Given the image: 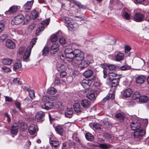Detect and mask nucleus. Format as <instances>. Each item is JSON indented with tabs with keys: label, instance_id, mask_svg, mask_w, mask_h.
Masks as SVG:
<instances>
[{
	"label": "nucleus",
	"instance_id": "obj_22",
	"mask_svg": "<svg viewBox=\"0 0 149 149\" xmlns=\"http://www.w3.org/2000/svg\"><path fill=\"white\" fill-rule=\"evenodd\" d=\"M115 118L118 121L122 123L124 120L125 115L123 113H118L115 115Z\"/></svg>",
	"mask_w": 149,
	"mask_h": 149
},
{
	"label": "nucleus",
	"instance_id": "obj_52",
	"mask_svg": "<svg viewBox=\"0 0 149 149\" xmlns=\"http://www.w3.org/2000/svg\"><path fill=\"white\" fill-rule=\"evenodd\" d=\"M140 95L139 92H136L134 93L133 95V97L134 99H136L137 98H139L140 97Z\"/></svg>",
	"mask_w": 149,
	"mask_h": 149
},
{
	"label": "nucleus",
	"instance_id": "obj_15",
	"mask_svg": "<svg viewBox=\"0 0 149 149\" xmlns=\"http://www.w3.org/2000/svg\"><path fill=\"white\" fill-rule=\"evenodd\" d=\"M59 45L58 43L54 44L52 45L51 48L49 49L50 52L51 54H55L59 49Z\"/></svg>",
	"mask_w": 149,
	"mask_h": 149
},
{
	"label": "nucleus",
	"instance_id": "obj_1",
	"mask_svg": "<svg viewBox=\"0 0 149 149\" xmlns=\"http://www.w3.org/2000/svg\"><path fill=\"white\" fill-rule=\"evenodd\" d=\"M73 51L71 48H66V59L70 62V63L71 64V65L69 64L68 65L67 67L68 68L71 69H73L74 68V67L76 66L77 65L75 64L74 65L71 61L73 59L74 56Z\"/></svg>",
	"mask_w": 149,
	"mask_h": 149
},
{
	"label": "nucleus",
	"instance_id": "obj_24",
	"mask_svg": "<svg viewBox=\"0 0 149 149\" xmlns=\"http://www.w3.org/2000/svg\"><path fill=\"white\" fill-rule=\"evenodd\" d=\"M73 107L74 111L78 114H80L81 113L82 109L79 103H75L73 105Z\"/></svg>",
	"mask_w": 149,
	"mask_h": 149
},
{
	"label": "nucleus",
	"instance_id": "obj_7",
	"mask_svg": "<svg viewBox=\"0 0 149 149\" xmlns=\"http://www.w3.org/2000/svg\"><path fill=\"white\" fill-rule=\"evenodd\" d=\"M130 127L131 130H132L143 129L140 120L137 118L133 119L132 121Z\"/></svg>",
	"mask_w": 149,
	"mask_h": 149
},
{
	"label": "nucleus",
	"instance_id": "obj_17",
	"mask_svg": "<svg viewBox=\"0 0 149 149\" xmlns=\"http://www.w3.org/2000/svg\"><path fill=\"white\" fill-rule=\"evenodd\" d=\"M19 127L17 124L14 123L11 126L10 130V133L13 134H17L18 130Z\"/></svg>",
	"mask_w": 149,
	"mask_h": 149
},
{
	"label": "nucleus",
	"instance_id": "obj_6",
	"mask_svg": "<svg viewBox=\"0 0 149 149\" xmlns=\"http://www.w3.org/2000/svg\"><path fill=\"white\" fill-rule=\"evenodd\" d=\"M133 136L135 140L139 141L142 140L146 134V131L143 129L134 130Z\"/></svg>",
	"mask_w": 149,
	"mask_h": 149
},
{
	"label": "nucleus",
	"instance_id": "obj_37",
	"mask_svg": "<svg viewBox=\"0 0 149 149\" xmlns=\"http://www.w3.org/2000/svg\"><path fill=\"white\" fill-rule=\"evenodd\" d=\"M144 61L143 59L139 58L137 61V65L138 67L141 68L144 65Z\"/></svg>",
	"mask_w": 149,
	"mask_h": 149
},
{
	"label": "nucleus",
	"instance_id": "obj_11",
	"mask_svg": "<svg viewBox=\"0 0 149 149\" xmlns=\"http://www.w3.org/2000/svg\"><path fill=\"white\" fill-rule=\"evenodd\" d=\"M92 81L90 80L83 79L82 82L81 83V84L83 87L86 90L85 92H87L88 91V89L90 88V86L92 84Z\"/></svg>",
	"mask_w": 149,
	"mask_h": 149
},
{
	"label": "nucleus",
	"instance_id": "obj_47",
	"mask_svg": "<svg viewBox=\"0 0 149 149\" xmlns=\"http://www.w3.org/2000/svg\"><path fill=\"white\" fill-rule=\"evenodd\" d=\"M15 104L17 107L20 112H22V109L21 108V103L18 101H16L15 102Z\"/></svg>",
	"mask_w": 149,
	"mask_h": 149
},
{
	"label": "nucleus",
	"instance_id": "obj_16",
	"mask_svg": "<svg viewBox=\"0 0 149 149\" xmlns=\"http://www.w3.org/2000/svg\"><path fill=\"white\" fill-rule=\"evenodd\" d=\"M73 111L72 105L68 107L66 109V117L70 118L72 116Z\"/></svg>",
	"mask_w": 149,
	"mask_h": 149
},
{
	"label": "nucleus",
	"instance_id": "obj_26",
	"mask_svg": "<svg viewBox=\"0 0 149 149\" xmlns=\"http://www.w3.org/2000/svg\"><path fill=\"white\" fill-rule=\"evenodd\" d=\"M114 97L115 95L113 93L112 91H110L109 94L103 99L102 102H104L110 98H111V100H113L114 99Z\"/></svg>",
	"mask_w": 149,
	"mask_h": 149
},
{
	"label": "nucleus",
	"instance_id": "obj_19",
	"mask_svg": "<svg viewBox=\"0 0 149 149\" xmlns=\"http://www.w3.org/2000/svg\"><path fill=\"white\" fill-rule=\"evenodd\" d=\"M54 106V103L52 102H48L42 105V109L48 110L52 108Z\"/></svg>",
	"mask_w": 149,
	"mask_h": 149
},
{
	"label": "nucleus",
	"instance_id": "obj_18",
	"mask_svg": "<svg viewBox=\"0 0 149 149\" xmlns=\"http://www.w3.org/2000/svg\"><path fill=\"white\" fill-rule=\"evenodd\" d=\"M5 44L6 47L10 49H13L15 47V43L10 39L7 40Z\"/></svg>",
	"mask_w": 149,
	"mask_h": 149
},
{
	"label": "nucleus",
	"instance_id": "obj_29",
	"mask_svg": "<svg viewBox=\"0 0 149 149\" xmlns=\"http://www.w3.org/2000/svg\"><path fill=\"white\" fill-rule=\"evenodd\" d=\"M28 130L30 134L31 135L34 134L36 132L35 125L33 124H31L29 127Z\"/></svg>",
	"mask_w": 149,
	"mask_h": 149
},
{
	"label": "nucleus",
	"instance_id": "obj_51",
	"mask_svg": "<svg viewBox=\"0 0 149 149\" xmlns=\"http://www.w3.org/2000/svg\"><path fill=\"white\" fill-rule=\"evenodd\" d=\"M8 35L6 34H4L1 35L0 37V42H2L5 39L8 38Z\"/></svg>",
	"mask_w": 149,
	"mask_h": 149
},
{
	"label": "nucleus",
	"instance_id": "obj_9",
	"mask_svg": "<svg viewBox=\"0 0 149 149\" xmlns=\"http://www.w3.org/2000/svg\"><path fill=\"white\" fill-rule=\"evenodd\" d=\"M24 16L22 14H19L11 20V23L12 25H18L20 24L24 20Z\"/></svg>",
	"mask_w": 149,
	"mask_h": 149
},
{
	"label": "nucleus",
	"instance_id": "obj_59",
	"mask_svg": "<svg viewBox=\"0 0 149 149\" xmlns=\"http://www.w3.org/2000/svg\"><path fill=\"white\" fill-rule=\"evenodd\" d=\"M2 69L5 72H8L11 71V69L6 66H3L2 68Z\"/></svg>",
	"mask_w": 149,
	"mask_h": 149
},
{
	"label": "nucleus",
	"instance_id": "obj_38",
	"mask_svg": "<svg viewBox=\"0 0 149 149\" xmlns=\"http://www.w3.org/2000/svg\"><path fill=\"white\" fill-rule=\"evenodd\" d=\"M56 89L54 87L49 88L47 90V93L48 94L52 95L55 94L56 92Z\"/></svg>",
	"mask_w": 149,
	"mask_h": 149
},
{
	"label": "nucleus",
	"instance_id": "obj_13",
	"mask_svg": "<svg viewBox=\"0 0 149 149\" xmlns=\"http://www.w3.org/2000/svg\"><path fill=\"white\" fill-rule=\"evenodd\" d=\"M145 17L144 15L141 13H137L135 14L133 17V19L138 22L143 21Z\"/></svg>",
	"mask_w": 149,
	"mask_h": 149
},
{
	"label": "nucleus",
	"instance_id": "obj_62",
	"mask_svg": "<svg viewBox=\"0 0 149 149\" xmlns=\"http://www.w3.org/2000/svg\"><path fill=\"white\" fill-rule=\"evenodd\" d=\"M55 35L58 38H61L62 37V32L60 30H59L57 33L55 34Z\"/></svg>",
	"mask_w": 149,
	"mask_h": 149
},
{
	"label": "nucleus",
	"instance_id": "obj_45",
	"mask_svg": "<svg viewBox=\"0 0 149 149\" xmlns=\"http://www.w3.org/2000/svg\"><path fill=\"white\" fill-rule=\"evenodd\" d=\"M85 137L86 139L89 141H91L94 139L93 136L89 133H87L86 134Z\"/></svg>",
	"mask_w": 149,
	"mask_h": 149
},
{
	"label": "nucleus",
	"instance_id": "obj_21",
	"mask_svg": "<svg viewBox=\"0 0 149 149\" xmlns=\"http://www.w3.org/2000/svg\"><path fill=\"white\" fill-rule=\"evenodd\" d=\"M111 87L113 89H116V87L119 85V83L120 81V78H116L111 79Z\"/></svg>",
	"mask_w": 149,
	"mask_h": 149
},
{
	"label": "nucleus",
	"instance_id": "obj_61",
	"mask_svg": "<svg viewBox=\"0 0 149 149\" xmlns=\"http://www.w3.org/2000/svg\"><path fill=\"white\" fill-rule=\"evenodd\" d=\"M130 68V66L127 65H123L120 67V69L123 70H129Z\"/></svg>",
	"mask_w": 149,
	"mask_h": 149
},
{
	"label": "nucleus",
	"instance_id": "obj_43",
	"mask_svg": "<svg viewBox=\"0 0 149 149\" xmlns=\"http://www.w3.org/2000/svg\"><path fill=\"white\" fill-rule=\"evenodd\" d=\"M148 97L146 96H141L139 98V100L140 102H147Z\"/></svg>",
	"mask_w": 149,
	"mask_h": 149
},
{
	"label": "nucleus",
	"instance_id": "obj_34",
	"mask_svg": "<svg viewBox=\"0 0 149 149\" xmlns=\"http://www.w3.org/2000/svg\"><path fill=\"white\" fill-rule=\"evenodd\" d=\"M56 131L59 134L62 135L64 132V130L61 126L58 125L55 127Z\"/></svg>",
	"mask_w": 149,
	"mask_h": 149
},
{
	"label": "nucleus",
	"instance_id": "obj_40",
	"mask_svg": "<svg viewBox=\"0 0 149 149\" xmlns=\"http://www.w3.org/2000/svg\"><path fill=\"white\" fill-rule=\"evenodd\" d=\"M38 16V14L35 9H34L31 13V18L32 19H36Z\"/></svg>",
	"mask_w": 149,
	"mask_h": 149
},
{
	"label": "nucleus",
	"instance_id": "obj_32",
	"mask_svg": "<svg viewBox=\"0 0 149 149\" xmlns=\"http://www.w3.org/2000/svg\"><path fill=\"white\" fill-rule=\"evenodd\" d=\"M57 70L60 72L62 70L65 71V66L63 64L57 63L56 65Z\"/></svg>",
	"mask_w": 149,
	"mask_h": 149
},
{
	"label": "nucleus",
	"instance_id": "obj_49",
	"mask_svg": "<svg viewBox=\"0 0 149 149\" xmlns=\"http://www.w3.org/2000/svg\"><path fill=\"white\" fill-rule=\"evenodd\" d=\"M49 51V49L47 47H45L42 50V55L46 56L48 53Z\"/></svg>",
	"mask_w": 149,
	"mask_h": 149
},
{
	"label": "nucleus",
	"instance_id": "obj_60",
	"mask_svg": "<svg viewBox=\"0 0 149 149\" xmlns=\"http://www.w3.org/2000/svg\"><path fill=\"white\" fill-rule=\"evenodd\" d=\"M49 18H48L42 22H41V24L42 25H48L49 23Z\"/></svg>",
	"mask_w": 149,
	"mask_h": 149
},
{
	"label": "nucleus",
	"instance_id": "obj_20",
	"mask_svg": "<svg viewBox=\"0 0 149 149\" xmlns=\"http://www.w3.org/2000/svg\"><path fill=\"white\" fill-rule=\"evenodd\" d=\"M22 69L21 63L20 61H17L14 65L13 70L15 72H19Z\"/></svg>",
	"mask_w": 149,
	"mask_h": 149
},
{
	"label": "nucleus",
	"instance_id": "obj_14",
	"mask_svg": "<svg viewBox=\"0 0 149 149\" xmlns=\"http://www.w3.org/2000/svg\"><path fill=\"white\" fill-rule=\"evenodd\" d=\"M33 0L28 1L23 6V9L26 12H28L30 10L33 5Z\"/></svg>",
	"mask_w": 149,
	"mask_h": 149
},
{
	"label": "nucleus",
	"instance_id": "obj_4",
	"mask_svg": "<svg viewBox=\"0 0 149 149\" xmlns=\"http://www.w3.org/2000/svg\"><path fill=\"white\" fill-rule=\"evenodd\" d=\"M37 39L35 38L33 39L30 43V46L27 48L26 51L23 56L24 61H28V59L29 57L31 54V49L35 44Z\"/></svg>",
	"mask_w": 149,
	"mask_h": 149
},
{
	"label": "nucleus",
	"instance_id": "obj_3",
	"mask_svg": "<svg viewBox=\"0 0 149 149\" xmlns=\"http://www.w3.org/2000/svg\"><path fill=\"white\" fill-rule=\"evenodd\" d=\"M37 39L35 38L33 39L30 43V46L27 48L26 51L23 56L24 61H28V59L29 57L31 54V49L35 44Z\"/></svg>",
	"mask_w": 149,
	"mask_h": 149
},
{
	"label": "nucleus",
	"instance_id": "obj_42",
	"mask_svg": "<svg viewBox=\"0 0 149 149\" xmlns=\"http://www.w3.org/2000/svg\"><path fill=\"white\" fill-rule=\"evenodd\" d=\"M22 79L19 78H15L13 80V82L15 84L21 85L22 84Z\"/></svg>",
	"mask_w": 149,
	"mask_h": 149
},
{
	"label": "nucleus",
	"instance_id": "obj_57",
	"mask_svg": "<svg viewBox=\"0 0 149 149\" xmlns=\"http://www.w3.org/2000/svg\"><path fill=\"white\" fill-rule=\"evenodd\" d=\"M48 99L51 101H54L58 99L57 96L50 95L48 96Z\"/></svg>",
	"mask_w": 149,
	"mask_h": 149
},
{
	"label": "nucleus",
	"instance_id": "obj_35",
	"mask_svg": "<svg viewBox=\"0 0 149 149\" xmlns=\"http://www.w3.org/2000/svg\"><path fill=\"white\" fill-rule=\"evenodd\" d=\"M89 64V61H83L81 62L78 65L79 67L81 68H84L87 67Z\"/></svg>",
	"mask_w": 149,
	"mask_h": 149
},
{
	"label": "nucleus",
	"instance_id": "obj_54",
	"mask_svg": "<svg viewBox=\"0 0 149 149\" xmlns=\"http://www.w3.org/2000/svg\"><path fill=\"white\" fill-rule=\"evenodd\" d=\"M125 53L127 54L128 55H129L130 51L131 50V48L128 45H126L125 46Z\"/></svg>",
	"mask_w": 149,
	"mask_h": 149
},
{
	"label": "nucleus",
	"instance_id": "obj_12",
	"mask_svg": "<svg viewBox=\"0 0 149 149\" xmlns=\"http://www.w3.org/2000/svg\"><path fill=\"white\" fill-rule=\"evenodd\" d=\"M45 112L42 111H39L36 114L35 119L38 122H42L45 120Z\"/></svg>",
	"mask_w": 149,
	"mask_h": 149
},
{
	"label": "nucleus",
	"instance_id": "obj_31",
	"mask_svg": "<svg viewBox=\"0 0 149 149\" xmlns=\"http://www.w3.org/2000/svg\"><path fill=\"white\" fill-rule=\"evenodd\" d=\"M93 74V72L92 70H88L86 71L83 74L84 76L86 78L91 77Z\"/></svg>",
	"mask_w": 149,
	"mask_h": 149
},
{
	"label": "nucleus",
	"instance_id": "obj_63",
	"mask_svg": "<svg viewBox=\"0 0 149 149\" xmlns=\"http://www.w3.org/2000/svg\"><path fill=\"white\" fill-rule=\"evenodd\" d=\"M59 41V43L62 45L65 44V39L64 38H63V37L60 38Z\"/></svg>",
	"mask_w": 149,
	"mask_h": 149
},
{
	"label": "nucleus",
	"instance_id": "obj_23",
	"mask_svg": "<svg viewBox=\"0 0 149 149\" xmlns=\"http://www.w3.org/2000/svg\"><path fill=\"white\" fill-rule=\"evenodd\" d=\"M81 106L84 108L87 109L91 106L90 102L87 99L82 100L81 102Z\"/></svg>",
	"mask_w": 149,
	"mask_h": 149
},
{
	"label": "nucleus",
	"instance_id": "obj_41",
	"mask_svg": "<svg viewBox=\"0 0 149 149\" xmlns=\"http://www.w3.org/2000/svg\"><path fill=\"white\" fill-rule=\"evenodd\" d=\"M12 62V60L9 58H6L4 59L2 63L4 65H9Z\"/></svg>",
	"mask_w": 149,
	"mask_h": 149
},
{
	"label": "nucleus",
	"instance_id": "obj_2",
	"mask_svg": "<svg viewBox=\"0 0 149 149\" xmlns=\"http://www.w3.org/2000/svg\"><path fill=\"white\" fill-rule=\"evenodd\" d=\"M95 85L97 86V90H95L94 91L89 92L87 94V98L91 100H94L95 99V93L98 95L99 94L100 91H102L104 90L101 83L97 82L95 84Z\"/></svg>",
	"mask_w": 149,
	"mask_h": 149
},
{
	"label": "nucleus",
	"instance_id": "obj_46",
	"mask_svg": "<svg viewBox=\"0 0 149 149\" xmlns=\"http://www.w3.org/2000/svg\"><path fill=\"white\" fill-rule=\"evenodd\" d=\"M142 26L143 30L146 33H148L149 32V26L145 24H142Z\"/></svg>",
	"mask_w": 149,
	"mask_h": 149
},
{
	"label": "nucleus",
	"instance_id": "obj_8",
	"mask_svg": "<svg viewBox=\"0 0 149 149\" xmlns=\"http://www.w3.org/2000/svg\"><path fill=\"white\" fill-rule=\"evenodd\" d=\"M73 54V59H75L77 61H81L84 59V53L80 49H76L74 50Z\"/></svg>",
	"mask_w": 149,
	"mask_h": 149
},
{
	"label": "nucleus",
	"instance_id": "obj_64",
	"mask_svg": "<svg viewBox=\"0 0 149 149\" xmlns=\"http://www.w3.org/2000/svg\"><path fill=\"white\" fill-rule=\"evenodd\" d=\"M79 147L81 148V149H84L86 147V146L85 145L84 143V142L83 141H81V142L79 143Z\"/></svg>",
	"mask_w": 149,
	"mask_h": 149
},
{
	"label": "nucleus",
	"instance_id": "obj_39",
	"mask_svg": "<svg viewBox=\"0 0 149 149\" xmlns=\"http://www.w3.org/2000/svg\"><path fill=\"white\" fill-rule=\"evenodd\" d=\"M124 56V54L120 53L116 55L115 57L116 60L117 61H121L123 59Z\"/></svg>",
	"mask_w": 149,
	"mask_h": 149
},
{
	"label": "nucleus",
	"instance_id": "obj_58",
	"mask_svg": "<svg viewBox=\"0 0 149 149\" xmlns=\"http://www.w3.org/2000/svg\"><path fill=\"white\" fill-rule=\"evenodd\" d=\"M60 83V82L59 78L58 77H56L54 82V85L58 86Z\"/></svg>",
	"mask_w": 149,
	"mask_h": 149
},
{
	"label": "nucleus",
	"instance_id": "obj_33",
	"mask_svg": "<svg viewBox=\"0 0 149 149\" xmlns=\"http://www.w3.org/2000/svg\"><path fill=\"white\" fill-rule=\"evenodd\" d=\"M112 147L111 145L107 143H101L99 145V147L101 149H109Z\"/></svg>",
	"mask_w": 149,
	"mask_h": 149
},
{
	"label": "nucleus",
	"instance_id": "obj_28",
	"mask_svg": "<svg viewBox=\"0 0 149 149\" xmlns=\"http://www.w3.org/2000/svg\"><path fill=\"white\" fill-rule=\"evenodd\" d=\"M146 79L145 77L143 76H137L136 79V83L139 84H142L143 83Z\"/></svg>",
	"mask_w": 149,
	"mask_h": 149
},
{
	"label": "nucleus",
	"instance_id": "obj_50",
	"mask_svg": "<svg viewBox=\"0 0 149 149\" xmlns=\"http://www.w3.org/2000/svg\"><path fill=\"white\" fill-rule=\"evenodd\" d=\"M31 18V16H29V15H26L25 17H24V24H27L28 23Z\"/></svg>",
	"mask_w": 149,
	"mask_h": 149
},
{
	"label": "nucleus",
	"instance_id": "obj_5",
	"mask_svg": "<svg viewBox=\"0 0 149 149\" xmlns=\"http://www.w3.org/2000/svg\"><path fill=\"white\" fill-rule=\"evenodd\" d=\"M66 26L69 30L72 31L77 29L78 24L77 23H74L73 20L71 18L66 17Z\"/></svg>",
	"mask_w": 149,
	"mask_h": 149
},
{
	"label": "nucleus",
	"instance_id": "obj_56",
	"mask_svg": "<svg viewBox=\"0 0 149 149\" xmlns=\"http://www.w3.org/2000/svg\"><path fill=\"white\" fill-rule=\"evenodd\" d=\"M25 49V48L24 47H20L18 50V53L19 55H21L23 54Z\"/></svg>",
	"mask_w": 149,
	"mask_h": 149
},
{
	"label": "nucleus",
	"instance_id": "obj_53",
	"mask_svg": "<svg viewBox=\"0 0 149 149\" xmlns=\"http://www.w3.org/2000/svg\"><path fill=\"white\" fill-rule=\"evenodd\" d=\"M58 38L55 34L52 35L51 36L50 38L51 41L54 42H56Z\"/></svg>",
	"mask_w": 149,
	"mask_h": 149
},
{
	"label": "nucleus",
	"instance_id": "obj_48",
	"mask_svg": "<svg viewBox=\"0 0 149 149\" xmlns=\"http://www.w3.org/2000/svg\"><path fill=\"white\" fill-rule=\"evenodd\" d=\"M117 75L116 74V73L113 72H109V76L110 79H114L115 78H113L114 77H116L117 76Z\"/></svg>",
	"mask_w": 149,
	"mask_h": 149
},
{
	"label": "nucleus",
	"instance_id": "obj_36",
	"mask_svg": "<svg viewBox=\"0 0 149 149\" xmlns=\"http://www.w3.org/2000/svg\"><path fill=\"white\" fill-rule=\"evenodd\" d=\"M19 124L21 129L23 131H25L27 128L28 126L26 122L21 121Z\"/></svg>",
	"mask_w": 149,
	"mask_h": 149
},
{
	"label": "nucleus",
	"instance_id": "obj_30",
	"mask_svg": "<svg viewBox=\"0 0 149 149\" xmlns=\"http://www.w3.org/2000/svg\"><path fill=\"white\" fill-rule=\"evenodd\" d=\"M130 15L127 12V10L126 9H124L123 10L122 16L126 20H129L130 19Z\"/></svg>",
	"mask_w": 149,
	"mask_h": 149
},
{
	"label": "nucleus",
	"instance_id": "obj_27",
	"mask_svg": "<svg viewBox=\"0 0 149 149\" xmlns=\"http://www.w3.org/2000/svg\"><path fill=\"white\" fill-rule=\"evenodd\" d=\"M132 93V91L130 88L125 89L123 91V95L124 97H128L131 96Z\"/></svg>",
	"mask_w": 149,
	"mask_h": 149
},
{
	"label": "nucleus",
	"instance_id": "obj_55",
	"mask_svg": "<svg viewBox=\"0 0 149 149\" xmlns=\"http://www.w3.org/2000/svg\"><path fill=\"white\" fill-rule=\"evenodd\" d=\"M29 93L31 100L35 97V92L33 90H31L29 91Z\"/></svg>",
	"mask_w": 149,
	"mask_h": 149
},
{
	"label": "nucleus",
	"instance_id": "obj_25",
	"mask_svg": "<svg viewBox=\"0 0 149 149\" xmlns=\"http://www.w3.org/2000/svg\"><path fill=\"white\" fill-rule=\"evenodd\" d=\"M49 143L53 149H56L59 144V141L54 140H51L50 139Z\"/></svg>",
	"mask_w": 149,
	"mask_h": 149
},
{
	"label": "nucleus",
	"instance_id": "obj_44",
	"mask_svg": "<svg viewBox=\"0 0 149 149\" xmlns=\"http://www.w3.org/2000/svg\"><path fill=\"white\" fill-rule=\"evenodd\" d=\"M116 66L114 65L110 64L107 65L106 69L109 70V72H112V71L115 70Z\"/></svg>",
	"mask_w": 149,
	"mask_h": 149
},
{
	"label": "nucleus",
	"instance_id": "obj_10",
	"mask_svg": "<svg viewBox=\"0 0 149 149\" xmlns=\"http://www.w3.org/2000/svg\"><path fill=\"white\" fill-rule=\"evenodd\" d=\"M20 8L19 6H13L10 7L8 10L5 12V14L7 16L12 15L17 12Z\"/></svg>",
	"mask_w": 149,
	"mask_h": 149
}]
</instances>
